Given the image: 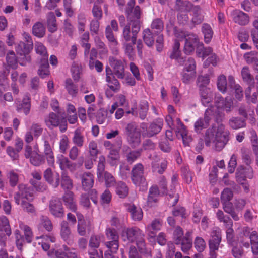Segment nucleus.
<instances>
[{
	"label": "nucleus",
	"instance_id": "f257e3e1",
	"mask_svg": "<svg viewBox=\"0 0 258 258\" xmlns=\"http://www.w3.org/2000/svg\"><path fill=\"white\" fill-rule=\"evenodd\" d=\"M135 0H130L127 3L125 9L127 24L141 28V9L139 6H135Z\"/></svg>",
	"mask_w": 258,
	"mask_h": 258
},
{
	"label": "nucleus",
	"instance_id": "f03ea898",
	"mask_svg": "<svg viewBox=\"0 0 258 258\" xmlns=\"http://www.w3.org/2000/svg\"><path fill=\"white\" fill-rule=\"evenodd\" d=\"M26 43L20 42L16 47V51L17 54L22 56L19 58V63L22 66H25L27 62H30L31 57L29 55L30 52L33 49V42L30 37H25Z\"/></svg>",
	"mask_w": 258,
	"mask_h": 258
},
{
	"label": "nucleus",
	"instance_id": "7ed1b4c3",
	"mask_svg": "<svg viewBox=\"0 0 258 258\" xmlns=\"http://www.w3.org/2000/svg\"><path fill=\"white\" fill-rule=\"evenodd\" d=\"M35 48L36 53L41 55L42 57L41 58L38 74L41 78H44L49 74L48 54L46 49L41 43L35 44Z\"/></svg>",
	"mask_w": 258,
	"mask_h": 258
},
{
	"label": "nucleus",
	"instance_id": "20e7f679",
	"mask_svg": "<svg viewBox=\"0 0 258 258\" xmlns=\"http://www.w3.org/2000/svg\"><path fill=\"white\" fill-rule=\"evenodd\" d=\"M125 130L128 144L133 149L138 147L141 143V133L136 123L132 122L128 123Z\"/></svg>",
	"mask_w": 258,
	"mask_h": 258
},
{
	"label": "nucleus",
	"instance_id": "39448f33",
	"mask_svg": "<svg viewBox=\"0 0 258 258\" xmlns=\"http://www.w3.org/2000/svg\"><path fill=\"white\" fill-rule=\"evenodd\" d=\"M46 125L48 128L59 126V130L61 132H64L67 129V121L66 116L61 115L60 120L58 115L53 112L49 114L48 117L45 119Z\"/></svg>",
	"mask_w": 258,
	"mask_h": 258
},
{
	"label": "nucleus",
	"instance_id": "423d86ee",
	"mask_svg": "<svg viewBox=\"0 0 258 258\" xmlns=\"http://www.w3.org/2000/svg\"><path fill=\"white\" fill-rule=\"evenodd\" d=\"M18 188L19 190L15 193L14 197L17 205L20 204L21 199H25L29 202L33 200L34 195L32 187L24 184H20Z\"/></svg>",
	"mask_w": 258,
	"mask_h": 258
},
{
	"label": "nucleus",
	"instance_id": "0eeeda50",
	"mask_svg": "<svg viewBox=\"0 0 258 258\" xmlns=\"http://www.w3.org/2000/svg\"><path fill=\"white\" fill-rule=\"evenodd\" d=\"M106 235L109 239L112 240L105 242V246L111 252H115L119 247L118 240L119 236L116 230L110 228L106 229Z\"/></svg>",
	"mask_w": 258,
	"mask_h": 258
},
{
	"label": "nucleus",
	"instance_id": "6e6552de",
	"mask_svg": "<svg viewBox=\"0 0 258 258\" xmlns=\"http://www.w3.org/2000/svg\"><path fill=\"white\" fill-rule=\"evenodd\" d=\"M140 27L127 24L124 27L122 36L125 42L131 41L135 44L137 41V34L140 30Z\"/></svg>",
	"mask_w": 258,
	"mask_h": 258
},
{
	"label": "nucleus",
	"instance_id": "1a4fd4ad",
	"mask_svg": "<svg viewBox=\"0 0 258 258\" xmlns=\"http://www.w3.org/2000/svg\"><path fill=\"white\" fill-rule=\"evenodd\" d=\"M109 62L110 66L113 68L114 75L118 78L123 79L125 77L124 66L123 62L116 59L114 57L110 56L109 58Z\"/></svg>",
	"mask_w": 258,
	"mask_h": 258
},
{
	"label": "nucleus",
	"instance_id": "9d476101",
	"mask_svg": "<svg viewBox=\"0 0 258 258\" xmlns=\"http://www.w3.org/2000/svg\"><path fill=\"white\" fill-rule=\"evenodd\" d=\"M143 174L144 166L143 165L138 163L135 165L131 172V179L133 183L136 185L144 183L145 179Z\"/></svg>",
	"mask_w": 258,
	"mask_h": 258
},
{
	"label": "nucleus",
	"instance_id": "9b49d317",
	"mask_svg": "<svg viewBox=\"0 0 258 258\" xmlns=\"http://www.w3.org/2000/svg\"><path fill=\"white\" fill-rule=\"evenodd\" d=\"M49 211L56 217L61 218L64 216V210L60 199L54 198L50 201Z\"/></svg>",
	"mask_w": 258,
	"mask_h": 258
},
{
	"label": "nucleus",
	"instance_id": "f8f14e48",
	"mask_svg": "<svg viewBox=\"0 0 258 258\" xmlns=\"http://www.w3.org/2000/svg\"><path fill=\"white\" fill-rule=\"evenodd\" d=\"M229 140V133L227 132H218L216 134V140L214 142V149L217 151H221Z\"/></svg>",
	"mask_w": 258,
	"mask_h": 258
},
{
	"label": "nucleus",
	"instance_id": "ddd939ff",
	"mask_svg": "<svg viewBox=\"0 0 258 258\" xmlns=\"http://www.w3.org/2000/svg\"><path fill=\"white\" fill-rule=\"evenodd\" d=\"M162 225L161 221L159 219H155L146 227L148 239L150 241H154L156 233L160 230Z\"/></svg>",
	"mask_w": 258,
	"mask_h": 258
},
{
	"label": "nucleus",
	"instance_id": "4468645a",
	"mask_svg": "<svg viewBox=\"0 0 258 258\" xmlns=\"http://www.w3.org/2000/svg\"><path fill=\"white\" fill-rule=\"evenodd\" d=\"M185 41L184 51L186 54H190L199 43L198 39L195 35L191 34L186 36Z\"/></svg>",
	"mask_w": 258,
	"mask_h": 258
},
{
	"label": "nucleus",
	"instance_id": "2eb2a0df",
	"mask_svg": "<svg viewBox=\"0 0 258 258\" xmlns=\"http://www.w3.org/2000/svg\"><path fill=\"white\" fill-rule=\"evenodd\" d=\"M231 15L232 17L233 21L235 23L240 25H246L249 22L248 15L241 11L238 10H233L231 12Z\"/></svg>",
	"mask_w": 258,
	"mask_h": 258
},
{
	"label": "nucleus",
	"instance_id": "dca6fc26",
	"mask_svg": "<svg viewBox=\"0 0 258 258\" xmlns=\"http://www.w3.org/2000/svg\"><path fill=\"white\" fill-rule=\"evenodd\" d=\"M80 178L81 180L82 189L85 191L90 190L94 185V176L90 172H84L80 174Z\"/></svg>",
	"mask_w": 258,
	"mask_h": 258
},
{
	"label": "nucleus",
	"instance_id": "f3484780",
	"mask_svg": "<svg viewBox=\"0 0 258 258\" xmlns=\"http://www.w3.org/2000/svg\"><path fill=\"white\" fill-rule=\"evenodd\" d=\"M163 126L162 121H158L157 123L152 122L145 131H143L142 135L144 137H152L158 134Z\"/></svg>",
	"mask_w": 258,
	"mask_h": 258
},
{
	"label": "nucleus",
	"instance_id": "a211bd4d",
	"mask_svg": "<svg viewBox=\"0 0 258 258\" xmlns=\"http://www.w3.org/2000/svg\"><path fill=\"white\" fill-rule=\"evenodd\" d=\"M62 200L67 208L74 212H76L77 207L74 195L70 190L66 191L62 197Z\"/></svg>",
	"mask_w": 258,
	"mask_h": 258
},
{
	"label": "nucleus",
	"instance_id": "6ab92c4d",
	"mask_svg": "<svg viewBox=\"0 0 258 258\" xmlns=\"http://www.w3.org/2000/svg\"><path fill=\"white\" fill-rule=\"evenodd\" d=\"M205 115L211 118L212 116L215 121L220 123L223 121L225 117V114L220 111L218 108L211 106L205 111Z\"/></svg>",
	"mask_w": 258,
	"mask_h": 258
},
{
	"label": "nucleus",
	"instance_id": "aec40b11",
	"mask_svg": "<svg viewBox=\"0 0 258 258\" xmlns=\"http://www.w3.org/2000/svg\"><path fill=\"white\" fill-rule=\"evenodd\" d=\"M45 180L54 188H57L60 184L59 176L58 173L54 175L50 168H47L44 172Z\"/></svg>",
	"mask_w": 258,
	"mask_h": 258
},
{
	"label": "nucleus",
	"instance_id": "412c9836",
	"mask_svg": "<svg viewBox=\"0 0 258 258\" xmlns=\"http://www.w3.org/2000/svg\"><path fill=\"white\" fill-rule=\"evenodd\" d=\"M128 239L131 242L142 240L144 238L145 235L143 231L137 227H133L128 229L126 231Z\"/></svg>",
	"mask_w": 258,
	"mask_h": 258
},
{
	"label": "nucleus",
	"instance_id": "4be33fe9",
	"mask_svg": "<svg viewBox=\"0 0 258 258\" xmlns=\"http://www.w3.org/2000/svg\"><path fill=\"white\" fill-rule=\"evenodd\" d=\"M221 241V235L220 232L213 231L211 234V238L209 240V246L210 250L214 252L219 248Z\"/></svg>",
	"mask_w": 258,
	"mask_h": 258
},
{
	"label": "nucleus",
	"instance_id": "5701e85b",
	"mask_svg": "<svg viewBox=\"0 0 258 258\" xmlns=\"http://www.w3.org/2000/svg\"><path fill=\"white\" fill-rule=\"evenodd\" d=\"M199 90L202 104L205 106H208L213 99L212 92L207 87L199 88Z\"/></svg>",
	"mask_w": 258,
	"mask_h": 258
},
{
	"label": "nucleus",
	"instance_id": "b1692460",
	"mask_svg": "<svg viewBox=\"0 0 258 258\" xmlns=\"http://www.w3.org/2000/svg\"><path fill=\"white\" fill-rule=\"evenodd\" d=\"M219 101L217 102V107L219 109H224L227 113H229L233 108V101L230 97L219 98Z\"/></svg>",
	"mask_w": 258,
	"mask_h": 258
},
{
	"label": "nucleus",
	"instance_id": "393cba45",
	"mask_svg": "<svg viewBox=\"0 0 258 258\" xmlns=\"http://www.w3.org/2000/svg\"><path fill=\"white\" fill-rule=\"evenodd\" d=\"M43 150L48 164L51 166L53 165L54 163L53 153L48 141L47 140L44 141Z\"/></svg>",
	"mask_w": 258,
	"mask_h": 258
},
{
	"label": "nucleus",
	"instance_id": "a878e982",
	"mask_svg": "<svg viewBox=\"0 0 258 258\" xmlns=\"http://www.w3.org/2000/svg\"><path fill=\"white\" fill-rule=\"evenodd\" d=\"M159 195V189L157 186H153L150 188L147 200V204L149 206L152 207L155 205L158 201Z\"/></svg>",
	"mask_w": 258,
	"mask_h": 258
},
{
	"label": "nucleus",
	"instance_id": "bb28decb",
	"mask_svg": "<svg viewBox=\"0 0 258 258\" xmlns=\"http://www.w3.org/2000/svg\"><path fill=\"white\" fill-rule=\"evenodd\" d=\"M211 118L205 114L204 118H201L197 120L194 124L195 131L197 133H200L203 129L207 128Z\"/></svg>",
	"mask_w": 258,
	"mask_h": 258
},
{
	"label": "nucleus",
	"instance_id": "cd10ccee",
	"mask_svg": "<svg viewBox=\"0 0 258 258\" xmlns=\"http://www.w3.org/2000/svg\"><path fill=\"white\" fill-rule=\"evenodd\" d=\"M246 120L240 117H232L229 120V125L234 129L237 130L246 126Z\"/></svg>",
	"mask_w": 258,
	"mask_h": 258
},
{
	"label": "nucleus",
	"instance_id": "c85d7f7f",
	"mask_svg": "<svg viewBox=\"0 0 258 258\" xmlns=\"http://www.w3.org/2000/svg\"><path fill=\"white\" fill-rule=\"evenodd\" d=\"M72 142L75 146L82 147L84 144V136L82 134L81 129L78 128L74 132V136L72 138Z\"/></svg>",
	"mask_w": 258,
	"mask_h": 258
},
{
	"label": "nucleus",
	"instance_id": "c756f323",
	"mask_svg": "<svg viewBox=\"0 0 258 258\" xmlns=\"http://www.w3.org/2000/svg\"><path fill=\"white\" fill-rule=\"evenodd\" d=\"M16 107L18 112H20L23 110L24 113L27 115L30 112L31 107L30 98L26 96L23 98L22 103L19 102V103H17Z\"/></svg>",
	"mask_w": 258,
	"mask_h": 258
},
{
	"label": "nucleus",
	"instance_id": "7c9ffc66",
	"mask_svg": "<svg viewBox=\"0 0 258 258\" xmlns=\"http://www.w3.org/2000/svg\"><path fill=\"white\" fill-rule=\"evenodd\" d=\"M127 210L131 213L133 220L140 221L142 219L143 212L140 208L133 204L129 205Z\"/></svg>",
	"mask_w": 258,
	"mask_h": 258
},
{
	"label": "nucleus",
	"instance_id": "2f4dec72",
	"mask_svg": "<svg viewBox=\"0 0 258 258\" xmlns=\"http://www.w3.org/2000/svg\"><path fill=\"white\" fill-rule=\"evenodd\" d=\"M143 38L145 43L149 47L152 46L154 43V33L149 28H147L143 31Z\"/></svg>",
	"mask_w": 258,
	"mask_h": 258
},
{
	"label": "nucleus",
	"instance_id": "473e14b6",
	"mask_svg": "<svg viewBox=\"0 0 258 258\" xmlns=\"http://www.w3.org/2000/svg\"><path fill=\"white\" fill-rule=\"evenodd\" d=\"M216 140L215 128L214 127L208 129L205 134L204 142L207 147L210 146L211 143Z\"/></svg>",
	"mask_w": 258,
	"mask_h": 258
},
{
	"label": "nucleus",
	"instance_id": "72a5a7b5",
	"mask_svg": "<svg viewBox=\"0 0 258 258\" xmlns=\"http://www.w3.org/2000/svg\"><path fill=\"white\" fill-rule=\"evenodd\" d=\"M32 33L36 37H43L45 34V26L41 22H36L32 27Z\"/></svg>",
	"mask_w": 258,
	"mask_h": 258
},
{
	"label": "nucleus",
	"instance_id": "f704fd0d",
	"mask_svg": "<svg viewBox=\"0 0 258 258\" xmlns=\"http://www.w3.org/2000/svg\"><path fill=\"white\" fill-rule=\"evenodd\" d=\"M60 235L64 240L70 241L71 231L67 221H63L61 223Z\"/></svg>",
	"mask_w": 258,
	"mask_h": 258
},
{
	"label": "nucleus",
	"instance_id": "c9c22d12",
	"mask_svg": "<svg viewBox=\"0 0 258 258\" xmlns=\"http://www.w3.org/2000/svg\"><path fill=\"white\" fill-rule=\"evenodd\" d=\"M47 25L48 30L53 33L57 30L56 18L52 12L48 13L47 16Z\"/></svg>",
	"mask_w": 258,
	"mask_h": 258
},
{
	"label": "nucleus",
	"instance_id": "e433bc0d",
	"mask_svg": "<svg viewBox=\"0 0 258 258\" xmlns=\"http://www.w3.org/2000/svg\"><path fill=\"white\" fill-rule=\"evenodd\" d=\"M31 164L35 166H39L45 163V158L43 155L38 154L37 152L29 158Z\"/></svg>",
	"mask_w": 258,
	"mask_h": 258
},
{
	"label": "nucleus",
	"instance_id": "4c0bfd02",
	"mask_svg": "<svg viewBox=\"0 0 258 258\" xmlns=\"http://www.w3.org/2000/svg\"><path fill=\"white\" fill-rule=\"evenodd\" d=\"M104 236L102 235H92L89 239V246L90 248L97 249L102 241H103Z\"/></svg>",
	"mask_w": 258,
	"mask_h": 258
},
{
	"label": "nucleus",
	"instance_id": "58836bf2",
	"mask_svg": "<svg viewBox=\"0 0 258 258\" xmlns=\"http://www.w3.org/2000/svg\"><path fill=\"white\" fill-rule=\"evenodd\" d=\"M222 204L223 209L226 213L230 215L234 220L237 221L239 220V217L235 212L233 204L231 202L223 203Z\"/></svg>",
	"mask_w": 258,
	"mask_h": 258
},
{
	"label": "nucleus",
	"instance_id": "ea45409f",
	"mask_svg": "<svg viewBox=\"0 0 258 258\" xmlns=\"http://www.w3.org/2000/svg\"><path fill=\"white\" fill-rule=\"evenodd\" d=\"M61 186L64 190H70L73 187V182L66 172H62L61 176Z\"/></svg>",
	"mask_w": 258,
	"mask_h": 258
},
{
	"label": "nucleus",
	"instance_id": "a19ab883",
	"mask_svg": "<svg viewBox=\"0 0 258 258\" xmlns=\"http://www.w3.org/2000/svg\"><path fill=\"white\" fill-rule=\"evenodd\" d=\"M151 30L154 31V34L158 35L164 28V24L161 19L157 18L154 19L151 25Z\"/></svg>",
	"mask_w": 258,
	"mask_h": 258
},
{
	"label": "nucleus",
	"instance_id": "79ce46f5",
	"mask_svg": "<svg viewBox=\"0 0 258 258\" xmlns=\"http://www.w3.org/2000/svg\"><path fill=\"white\" fill-rule=\"evenodd\" d=\"M191 232L188 231L185 236L183 237L181 249L183 251H187L192 246V239L190 238Z\"/></svg>",
	"mask_w": 258,
	"mask_h": 258
},
{
	"label": "nucleus",
	"instance_id": "37998d69",
	"mask_svg": "<svg viewBox=\"0 0 258 258\" xmlns=\"http://www.w3.org/2000/svg\"><path fill=\"white\" fill-rule=\"evenodd\" d=\"M176 135L178 138H181L185 147H189L190 143L193 140L191 136L188 135V131L186 129Z\"/></svg>",
	"mask_w": 258,
	"mask_h": 258
},
{
	"label": "nucleus",
	"instance_id": "c03bdc74",
	"mask_svg": "<svg viewBox=\"0 0 258 258\" xmlns=\"http://www.w3.org/2000/svg\"><path fill=\"white\" fill-rule=\"evenodd\" d=\"M0 231H4L8 236L11 234L9 220L5 216L0 217Z\"/></svg>",
	"mask_w": 258,
	"mask_h": 258
},
{
	"label": "nucleus",
	"instance_id": "a18cd8bd",
	"mask_svg": "<svg viewBox=\"0 0 258 258\" xmlns=\"http://www.w3.org/2000/svg\"><path fill=\"white\" fill-rule=\"evenodd\" d=\"M44 228L47 231H51L53 229V225L48 217L45 216H41L40 217V222L39 223V228Z\"/></svg>",
	"mask_w": 258,
	"mask_h": 258
},
{
	"label": "nucleus",
	"instance_id": "49530a36",
	"mask_svg": "<svg viewBox=\"0 0 258 258\" xmlns=\"http://www.w3.org/2000/svg\"><path fill=\"white\" fill-rule=\"evenodd\" d=\"M6 61L8 66L13 69H16L17 67L18 59L13 51H10L7 54Z\"/></svg>",
	"mask_w": 258,
	"mask_h": 258
},
{
	"label": "nucleus",
	"instance_id": "de8ad7c7",
	"mask_svg": "<svg viewBox=\"0 0 258 258\" xmlns=\"http://www.w3.org/2000/svg\"><path fill=\"white\" fill-rule=\"evenodd\" d=\"M196 76V71H189L187 70H183L182 72V82L185 84H189L193 81Z\"/></svg>",
	"mask_w": 258,
	"mask_h": 258
},
{
	"label": "nucleus",
	"instance_id": "09e8293b",
	"mask_svg": "<svg viewBox=\"0 0 258 258\" xmlns=\"http://www.w3.org/2000/svg\"><path fill=\"white\" fill-rule=\"evenodd\" d=\"M217 87L218 90L222 93L227 90V82L226 77L224 75H220L217 79Z\"/></svg>",
	"mask_w": 258,
	"mask_h": 258
},
{
	"label": "nucleus",
	"instance_id": "8fccbe9b",
	"mask_svg": "<svg viewBox=\"0 0 258 258\" xmlns=\"http://www.w3.org/2000/svg\"><path fill=\"white\" fill-rule=\"evenodd\" d=\"M101 178L104 179L105 185L107 187H112L115 184L116 181L114 177L108 171H105L104 174H103V177H102Z\"/></svg>",
	"mask_w": 258,
	"mask_h": 258
},
{
	"label": "nucleus",
	"instance_id": "3c124183",
	"mask_svg": "<svg viewBox=\"0 0 258 258\" xmlns=\"http://www.w3.org/2000/svg\"><path fill=\"white\" fill-rule=\"evenodd\" d=\"M183 237V231L180 226L176 227L173 233V239L176 244H181L182 245V242Z\"/></svg>",
	"mask_w": 258,
	"mask_h": 258
},
{
	"label": "nucleus",
	"instance_id": "603ef678",
	"mask_svg": "<svg viewBox=\"0 0 258 258\" xmlns=\"http://www.w3.org/2000/svg\"><path fill=\"white\" fill-rule=\"evenodd\" d=\"M202 32L204 35L205 42L209 43L211 41L213 34L211 27L207 24H204L202 27Z\"/></svg>",
	"mask_w": 258,
	"mask_h": 258
},
{
	"label": "nucleus",
	"instance_id": "864d4df0",
	"mask_svg": "<svg viewBox=\"0 0 258 258\" xmlns=\"http://www.w3.org/2000/svg\"><path fill=\"white\" fill-rule=\"evenodd\" d=\"M105 159L104 156H101L99 157V161L97 166V176L99 180H101L103 177V174L105 172Z\"/></svg>",
	"mask_w": 258,
	"mask_h": 258
},
{
	"label": "nucleus",
	"instance_id": "5fc2aeb1",
	"mask_svg": "<svg viewBox=\"0 0 258 258\" xmlns=\"http://www.w3.org/2000/svg\"><path fill=\"white\" fill-rule=\"evenodd\" d=\"M116 193L120 198H125L128 194V188L124 183L120 182L116 188Z\"/></svg>",
	"mask_w": 258,
	"mask_h": 258
},
{
	"label": "nucleus",
	"instance_id": "6e6d98bb",
	"mask_svg": "<svg viewBox=\"0 0 258 258\" xmlns=\"http://www.w3.org/2000/svg\"><path fill=\"white\" fill-rule=\"evenodd\" d=\"M30 131L33 134L35 138H38L42 135L43 128L41 124L37 123H33L30 128Z\"/></svg>",
	"mask_w": 258,
	"mask_h": 258
},
{
	"label": "nucleus",
	"instance_id": "4d7b16f0",
	"mask_svg": "<svg viewBox=\"0 0 258 258\" xmlns=\"http://www.w3.org/2000/svg\"><path fill=\"white\" fill-rule=\"evenodd\" d=\"M142 152V149H139L138 150L130 151L128 153H127L126 160L127 162L132 164L140 157Z\"/></svg>",
	"mask_w": 258,
	"mask_h": 258
},
{
	"label": "nucleus",
	"instance_id": "13d9d810",
	"mask_svg": "<svg viewBox=\"0 0 258 258\" xmlns=\"http://www.w3.org/2000/svg\"><path fill=\"white\" fill-rule=\"evenodd\" d=\"M148 110V103L147 101H143L139 106L138 112L141 119H144L146 117Z\"/></svg>",
	"mask_w": 258,
	"mask_h": 258
},
{
	"label": "nucleus",
	"instance_id": "bf43d9fd",
	"mask_svg": "<svg viewBox=\"0 0 258 258\" xmlns=\"http://www.w3.org/2000/svg\"><path fill=\"white\" fill-rule=\"evenodd\" d=\"M233 197L232 191L229 188H225L221 193V203H226L230 202Z\"/></svg>",
	"mask_w": 258,
	"mask_h": 258
},
{
	"label": "nucleus",
	"instance_id": "052dcab7",
	"mask_svg": "<svg viewBox=\"0 0 258 258\" xmlns=\"http://www.w3.org/2000/svg\"><path fill=\"white\" fill-rule=\"evenodd\" d=\"M241 75L243 80L246 83H251L254 81L253 76L251 75L249 68L244 67L241 70Z\"/></svg>",
	"mask_w": 258,
	"mask_h": 258
},
{
	"label": "nucleus",
	"instance_id": "680f3d73",
	"mask_svg": "<svg viewBox=\"0 0 258 258\" xmlns=\"http://www.w3.org/2000/svg\"><path fill=\"white\" fill-rule=\"evenodd\" d=\"M59 164L62 170L66 168L68 169L74 168L75 167L74 164L72 163L67 158L62 156L59 159Z\"/></svg>",
	"mask_w": 258,
	"mask_h": 258
},
{
	"label": "nucleus",
	"instance_id": "e2e57ef3",
	"mask_svg": "<svg viewBox=\"0 0 258 258\" xmlns=\"http://www.w3.org/2000/svg\"><path fill=\"white\" fill-rule=\"evenodd\" d=\"M66 88L68 93L71 95H74L77 93V87L73 84L71 79L69 78L66 80Z\"/></svg>",
	"mask_w": 258,
	"mask_h": 258
},
{
	"label": "nucleus",
	"instance_id": "0e129e2a",
	"mask_svg": "<svg viewBox=\"0 0 258 258\" xmlns=\"http://www.w3.org/2000/svg\"><path fill=\"white\" fill-rule=\"evenodd\" d=\"M8 178L11 186H16L19 180L18 174L14 171H11L8 173Z\"/></svg>",
	"mask_w": 258,
	"mask_h": 258
},
{
	"label": "nucleus",
	"instance_id": "69168bd1",
	"mask_svg": "<svg viewBox=\"0 0 258 258\" xmlns=\"http://www.w3.org/2000/svg\"><path fill=\"white\" fill-rule=\"evenodd\" d=\"M21 205L24 211L31 214H34L35 213L36 210L34 206L29 202L22 200Z\"/></svg>",
	"mask_w": 258,
	"mask_h": 258
},
{
	"label": "nucleus",
	"instance_id": "338daca9",
	"mask_svg": "<svg viewBox=\"0 0 258 258\" xmlns=\"http://www.w3.org/2000/svg\"><path fill=\"white\" fill-rule=\"evenodd\" d=\"M109 83L108 87L114 92L118 91L120 89V84L118 81L115 78L114 76H112L110 78V81H106Z\"/></svg>",
	"mask_w": 258,
	"mask_h": 258
},
{
	"label": "nucleus",
	"instance_id": "774afa93",
	"mask_svg": "<svg viewBox=\"0 0 258 258\" xmlns=\"http://www.w3.org/2000/svg\"><path fill=\"white\" fill-rule=\"evenodd\" d=\"M88 254L89 258H103V251L96 248L89 249Z\"/></svg>",
	"mask_w": 258,
	"mask_h": 258
}]
</instances>
